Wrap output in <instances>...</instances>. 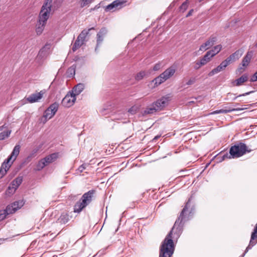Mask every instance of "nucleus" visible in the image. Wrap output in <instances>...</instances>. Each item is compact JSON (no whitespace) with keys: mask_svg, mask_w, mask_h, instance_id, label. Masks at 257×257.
<instances>
[{"mask_svg":"<svg viewBox=\"0 0 257 257\" xmlns=\"http://www.w3.org/2000/svg\"><path fill=\"white\" fill-rule=\"evenodd\" d=\"M190 199L186 203L182 210L178 219L169 233L167 235L160 246L159 257H171L174 250L173 239H177L182 232L184 223L189 219V215L190 213L188 210Z\"/></svg>","mask_w":257,"mask_h":257,"instance_id":"1","label":"nucleus"},{"mask_svg":"<svg viewBox=\"0 0 257 257\" xmlns=\"http://www.w3.org/2000/svg\"><path fill=\"white\" fill-rule=\"evenodd\" d=\"M20 146L17 145L14 147L10 157L3 163L0 169V178H2L6 174L11 164L16 159L20 153Z\"/></svg>","mask_w":257,"mask_h":257,"instance_id":"2","label":"nucleus"},{"mask_svg":"<svg viewBox=\"0 0 257 257\" xmlns=\"http://www.w3.org/2000/svg\"><path fill=\"white\" fill-rule=\"evenodd\" d=\"M94 193V191L91 190L84 193L82 195L81 199L74 205V212L79 213L84 208L88 205L92 201Z\"/></svg>","mask_w":257,"mask_h":257,"instance_id":"3","label":"nucleus"},{"mask_svg":"<svg viewBox=\"0 0 257 257\" xmlns=\"http://www.w3.org/2000/svg\"><path fill=\"white\" fill-rule=\"evenodd\" d=\"M251 151V150L247 149L245 144L240 143L230 148L229 150L230 156L228 158H239L244 155L246 152H250Z\"/></svg>","mask_w":257,"mask_h":257,"instance_id":"4","label":"nucleus"},{"mask_svg":"<svg viewBox=\"0 0 257 257\" xmlns=\"http://www.w3.org/2000/svg\"><path fill=\"white\" fill-rule=\"evenodd\" d=\"M176 71V67L172 66L167 68L164 72L161 73L158 77L155 78L153 82L158 85L163 83L174 75Z\"/></svg>","mask_w":257,"mask_h":257,"instance_id":"5","label":"nucleus"},{"mask_svg":"<svg viewBox=\"0 0 257 257\" xmlns=\"http://www.w3.org/2000/svg\"><path fill=\"white\" fill-rule=\"evenodd\" d=\"M52 2V0H45L39 16V21L40 22L42 23L47 22L51 11Z\"/></svg>","mask_w":257,"mask_h":257,"instance_id":"6","label":"nucleus"},{"mask_svg":"<svg viewBox=\"0 0 257 257\" xmlns=\"http://www.w3.org/2000/svg\"><path fill=\"white\" fill-rule=\"evenodd\" d=\"M59 104L57 102L53 103L44 111L42 120L44 123L51 118L56 113L58 109Z\"/></svg>","mask_w":257,"mask_h":257,"instance_id":"7","label":"nucleus"},{"mask_svg":"<svg viewBox=\"0 0 257 257\" xmlns=\"http://www.w3.org/2000/svg\"><path fill=\"white\" fill-rule=\"evenodd\" d=\"M58 157L57 153H53L41 159L37 164V169L41 170L50 163L54 161Z\"/></svg>","mask_w":257,"mask_h":257,"instance_id":"8","label":"nucleus"},{"mask_svg":"<svg viewBox=\"0 0 257 257\" xmlns=\"http://www.w3.org/2000/svg\"><path fill=\"white\" fill-rule=\"evenodd\" d=\"M76 101V96L70 91L62 99V105L66 107H69L73 105Z\"/></svg>","mask_w":257,"mask_h":257,"instance_id":"9","label":"nucleus"},{"mask_svg":"<svg viewBox=\"0 0 257 257\" xmlns=\"http://www.w3.org/2000/svg\"><path fill=\"white\" fill-rule=\"evenodd\" d=\"M216 41L217 37L214 36H211L204 43L200 46L199 51L202 52L205 51L211 48L215 44Z\"/></svg>","mask_w":257,"mask_h":257,"instance_id":"10","label":"nucleus"},{"mask_svg":"<svg viewBox=\"0 0 257 257\" xmlns=\"http://www.w3.org/2000/svg\"><path fill=\"white\" fill-rule=\"evenodd\" d=\"M169 100L170 97L169 96H163L154 102L153 104L156 107L157 110H160L163 109L167 104Z\"/></svg>","mask_w":257,"mask_h":257,"instance_id":"11","label":"nucleus"},{"mask_svg":"<svg viewBox=\"0 0 257 257\" xmlns=\"http://www.w3.org/2000/svg\"><path fill=\"white\" fill-rule=\"evenodd\" d=\"M24 204L23 200L16 201L11 205H8L6 209L8 213L10 214L14 213L17 210L21 208Z\"/></svg>","mask_w":257,"mask_h":257,"instance_id":"12","label":"nucleus"},{"mask_svg":"<svg viewBox=\"0 0 257 257\" xmlns=\"http://www.w3.org/2000/svg\"><path fill=\"white\" fill-rule=\"evenodd\" d=\"M125 2L122 0H115L111 4L108 5L106 10L107 11H115L120 9Z\"/></svg>","mask_w":257,"mask_h":257,"instance_id":"13","label":"nucleus"},{"mask_svg":"<svg viewBox=\"0 0 257 257\" xmlns=\"http://www.w3.org/2000/svg\"><path fill=\"white\" fill-rule=\"evenodd\" d=\"M44 94V91L42 90L39 92H37L31 94L28 97H27L26 99L30 103H34L39 101V100L42 98Z\"/></svg>","mask_w":257,"mask_h":257,"instance_id":"14","label":"nucleus"},{"mask_svg":"<svg viewBox=\"0 0 257 257\" xmlns=\"http://www.w3.org/2000/svg\"><path fill=\"white\" fill-rule=\"evenodd\" d=\"M23 181L22 177H18L14 180L9 186V190H12L11 193H14Z\"/></svg>","mask_w":257,"mask_h":257,"instance_id":"15","label":"nucleus"},{"mask_svg":"<svg viewBox=\"0 0 257 257\" xmlns=\"http://www.w3.org/2000/svg\"><path fill=\"white\" fill-rule=\"evenodd\" d=\"M11 131L6 128L5 125L0 126V140H3L8 138Z\"/></svg>","mask_w":257,"mask_h":257,"instance_id":"16","label":"nucleus"},{"mask_svg":"<svg viewBox=\"0 0 257 257\" xmlns=\"http://www.w3.org/2000/svg\"><path fill=\"white\" fill-rule=\"evenodd\" d=\"M84 89V85L82 83H79L75 86L71 91H70L75 96L79 95Z\"/></svg>","mask_w":257,"mask_h":257,"instance_id":"17","label":"nucleus"},{"mask_svg":"<svg viewBox=\"0 0 257 257\" xmlns=\"http://www.w3.org/2000/svg\"><path fill=\"white\" fill-rule=\"evenodd\" d=\"M107 33V30L105 28H102L97 35V47L101 43L103 40L104 36Z\"/></svg>","mask_w":257,"mask_h":257,"instance_id":"18","label":"nucleus"},{"mask_svg":"<svg viewBox=\"0 0 257 257\" xmlns=\"http://www.w3.org/2000/svg\"><path fill=\"white\" fill-rule=\"evenodd\" d=\"M252 56V52L251 51L248 52L246 55L244 57L242 61V65L243 67H246L249 64Z\"/></svg>","mask_w":257,"mask_h":257,"instance_id":"19","label":"nucleus"},{"mask_svg":"<svg viewBox=\"0 0 257 257\" xmlns=\"http://www.w3.org/2000/svg\"><path fill=\"white\" fill-rule=\"evenodd\" d=\"M252 92H253V91H249L248 92L243 93L242 94H239L236 96H235L234 94L229 92L227 94L226 99L228 100H230L233 101V100H235L237 97L246 96V95H249V94H250Z\"/></svg>","mask_w":257,"mask_h":257,"instance_id":"20","label":"nucleus"},{"mask_svg":"<svg viewBox=\"0 0 257 257\" xmlns=\"http://www.w3.org/2000/svg\"><path fill=\"white\" fill-rule=\"evenodd\" d=\"M221 49L222 46L221 45H218L214 46L211 50L208 51V52L211 55V57H213L218 54L221 51Z\"/></svg>","mask_w":257,"mask_h":257,"instance_id":"21","label":"nucleus"},{"mask_svg":"<svg viewBox=\"0 0 257 257\" xmlns=\"http://www.w3.org/2000/svg\"><path fill=\"white\" fill-rule=\"evenodd\" d=\"M157 111H158L157 109H156V107L153 103L151 105L147 107L144 110L143 113L144 115L153 114L155 113Z\"/></svg>","mask_w":257,"mask_h":257,"instance_id":"22","label":"nucleus"},{"mask_svg":"<svg viewBox=\"0 0 257 257\" xmlns=\"http://www.w3.org/2000/svg\"><path fill=\"white\" fill-rule=\"evenodd\" d=\"M248 80V77L247 75L244 74L240 77L235 80L234 85L240 86L242 85L244 82H246Z\"/></svg>","mask_w":257,"mask_h":257,"instance_id":"23","label":"nucleus"},{"mask_svg":"<svg viewBox=\"0 0 257 257\" xmlns=\"http://www.w3.org/2000/svg\"><path fill=\"white\" fill-rule=\"evenodd\" d=\"M46 24V23H42V22H40V21H39L38 24H37L36 29V31L38 35H40L42 33Z\"/></svg>","mask_w":257,"mask_h":257,"instance_id":"24","label":"nucleus"},{"mask_svg":"<svg viewBox=\"0 0 257 257\" xmlns=\"http://www.w3.org/2000/svg\"><path fill=\"white\" fill-rule=\"evenodd\" d=\"M83 43L84 42H83V40L79 39L78 37H77V40H76L72 47V51L75 52L78 48L80 47L83 44Z\"/></svg>","mask_w":257,"mask_h":257,"instance_id":"25","label":"nucleus"},{"mask_svg":"<svg viewBox=\"0 0 257 257\" xmlns=\"http://www.w3.org/2000/svg\"><path fill=\"white\" fill-rule=\"evenodd\" d=\"M211 55L207 52L203 57L200 59L201 65H205L211 60Z\"/></svg>","mask_w":257,"mask_h":257,"instance_id":"26","label":"nucleus"},{"mask_svg":"<svg viewBox=\"0 0 257 257\" xmlns=\"http://www.w3.org/2000/svg\"><path fill=\"white\" fill-rule=\"evenodd\" d=\"M234 111V109L232 108L229 107L228 109H221L219 110H216L211 113V114H218V113H227Z\"/></svg>","mask_w":257,"mask_h":257,"instance_id":"27","label":"nucleus"},{"mask_svg":"<svg viewBox=\"0 0 257 257\" xmlns=\"http://www.w3.org/2000/svg\"><path fill=\"white\" fill-rule=\"evenodd\" d=\"M94 29L93 28H91L90 29H89L88 30H83L81 33L79 34V35L78 36V38L83 40V42H84L85 40V38L86 37V36L89 33V32L91 30H93Z\"/></svg>","mask_w":257,"mask_h":257,"instance_id":"28","label":"nucleus"},{"mask_svg":"<svg viewBox=\"0 0 257 257\" xmlns=\"http://www.w3.org/2000/svg\"><path fill=\"white\" fill-rule=\"evenodd\" d=\"M189 5L188 0H186L180 7V11L182 12H184L188 8Z\"/></svg>","mask_w":257,"mask_h":257,"instance_id":"29","label":"nucleus"},{"mask_svg":"<svg viewBox=\"0 0 257 257\" xmlns=\"http://www.w3.org/2000/svg\"><path fill=\"white\" fill-rule=\"evenodd\" d=\"M9 214L10 213H8L7 209L0 210V221L4 220Z\"/></svg>","mask_w":257,"mask_h":257,"instance_id":"30","label":"nucleus"},{"mask_svg":"<svg viewBox=\"0 0 257 257\" xmlns=\"http://www.w3.org/2000/svg\"><path fill=\"white\" fill-rule=\"evenodd\" d=\"M146 74L145 71H141L136 75L135 79L138 81L141 80L145 76Z\"/></svg>","mask_w":257,"mask_h":257,"instance_id":"31","label":"nucleus"},{"mask_svg":"<svg viewBox=\"0 0 257 257\" xmlns=\"http://www.w3.org/2000/svg\"><path fill=\"white\" fill-rule=\"evenodd\" d=\"M243 51L242 50H238L232 54L234 56L235 58L238 60L243 54Z\"/></svg>","mask_w":257,"mask_h":257,"instance_id":"32","label":"nucleus"},{"mask_svg":"<svg viewBox=\"0 0 257 257\" xmlns=\"http://www.w3.org/2000/svg\"><path fill=\"white\" fill-rule=\"evenodd\" d=\"M219 72H220V71L219 68L217 66L216 68H215L213 69V70H212L208 73V76H212L214 74H217V73H219Z\"/></svg>","mask_w":257,"mask_h":257,"instance_id":"33","label":"nucleus"},{"mask_svg":"<svg viewBox=\"0 0 257 257\" xmlns=\"http://www.w3.org/2000/svg\"><path fill=\"white\" fill-rule=\"evenodd\" d=\"M226 60L229 64L236 60L234 57V56L232 54L230 55L228 57H227Z\"/></svg>","mask_w":257,"mask_h":257,"instance_id":"34","label":"nucleus"},{"mask_svg":"<svg viewBox=\"0 0 257 257\" xmlns=\"http://www.w3.org/2000/svg\"><path fill=\"white\" fill-rule=\"evenodd\" d=\"M229 64V63L225 59L220 63L219 66L221 67L223 70H224Z\"/></svg>","mask_w":257,"mask_h":257,"instance_id":"35","label":"nucleus"},{"mask_svg":"<svg viewBox=\"0 0 257 257\" xmlns=\"http://www.w3.org/2000/svg\"><path fill=\"white\" fill-rule=\"evenodd\" d=\"M138 107L137 106H132L128 110V112L132 114H135L137 111Z\"/></svg>","mask_w":257,"mask_h":257,"instance_id":"36","label":"nucleus"},{"mask_svg":"<svg viewBox=\"0 0 257 257\" xmlns=\"http://www.w3.org/2000/svg\"><path fill=\"white\" fill-rule=\"evenodd\" d=\"M161 67H162V64H161V63L159 62L154 65V66L153 67V70L154 71H158V70H160L161 68Z\"/></svg>","mask_w":257,"mask_h":257,"instance_id":"37","label":"nucleus"},{"mask_svg":"<svg viewBox=\"0 0 257 257\" xmlns=\"http://www.w3.org/2000/svg\"><path fill=\"white\" fill-rule=\"evenodd\" d=\"M196 79L195 77H192L188 81L186 84L188 85H192L196 82Z\"/></svg>","mask_w":257,"mask_h":257,"instance_id":"38","label":"nucleus"},{"mask_svg":"<svg viewBox=\"0 0 257 257\" xmlns=\"http://www.w3.org/2000/svg\"><path fill=\"white\" fill-rule=\"evenodd\" d=\"M60 222L62 223H66L68 221V219H66L65 216H61L60 218L59 219Z\"/></svg>","mask_w":257,"mask_h":257,"instance_id":"39","label":"nucleus"},{"mask_svg":"<svg viewBox=\"0 0 257 257\" xmlns=\"http://www.w3.org/2000/svg\"><path fill=\"white\" fill-rule=\"evenodd\" d=\"M250 81L251 82H255L257 81V71L251 76Z\"/></svg>","mask_w":257,"mask_h":257,"instance_id":"40","label":"nucleus"},{"mask_svg":"<svg viewBox=\"0 0 257 257\" xmlns=\"http://www.w3.org/2000/svg\"><path fill=\"white\" fill-rule=\"evenodd\" d=\"M201 61L200 60L199 61H196L195 63V65L194 66V68L195 69H198L200 68L202 66H203V65H201Z\"/></svg>","mask_w":257,"mask_h":257,"instance_id":"41","label":"nucleus"},{"mask_svg":"<svg viewBox=\"0 0 257 257\" xmlns=\"http://www.w3.org/2000/svg\"><path fill=\"white\" fill-rule=\"evenodd\" d=\"M75 69L73 67H70L68 69V73H70V74L72 76L75 74Z\"/></svg>","mask_w":257,"mask_h":257,"instance_id":"42","label":"nucleus"},{"mask_svg":"<svg viewBox=\"0 0 257 257\" xmlns=\"http://www.w3.org/2000/svg\"><path fill=\"white\" fill-rule=\"evenodd\" d=\"M92 0H83L81 5L82 7L85 6V5H88V4L90 3L91 2Z\"/></svg>","mask_w":257,"mask_h":257,"instance_id":"43","label":"nucleus"},{"mask_svg":"<svg viewBox=\"0 0 257 257\" xmlns=\"http://www.w3.org/2000/svg\"><path fill=\"white\" fill-rule=\"evenodd\" d=\"M244 106V107H238L236 108H232V109H234V111L243 110H245L247 108V107H245L246 105H245Z\"/></svg>","mask_w":257,"mask_h":257,"instance_id":"44","label":"nucleus"},{"mask_svg":"<svg viewBox=\"0 0 257 257\" xmlns=\"http://www.w3.org/2000/svg\"><path fill=\"white\" fill-rule=\"evenodd\" d=\"M193 12H194L193 9H191V10H190L189 12L188 13L187 15H186V17H189L191 16L192 15Z\"/></svg>","mask_w":257,"mask_h":257,"instance_id":"45","label":"nucleus"},{"mask_svg":"<svg viewBox=\"0 0 257 257\" xmlns=\"http://www.w3.org/2000/svg\"><path fill=\"white\" fill-rule=\"evenodd\" d=\"M85 169V167L84 166V165H82L81 166H80L79 168V170H80V172H82V171Z\"/></svg>","mask_w":257,"mask_h":257,"instance_id":"46","label":"nucleus"},{"mask_svg":"<svg viewBox=\"0 0 257 257\" xmlns=\"http://www.w3.org/2000/svg\"><path fill=\"white\" fill-rule=\"evenodd\" d=\"M12 192V190H9V187L8 188V189H7V191H6V193L7 194H13L14 193H11Z\"/></svg>","mask_w":257,"mask_h":257,"instance_id":"47","label":"nucleus"},{"mask_svg":"<svg viewBox=\"0 0 257 257\" xmlns=\"http://www.w3.org/2000/svg\"><path fill=\"white\" fill-rule=\"evenodd\" d=\"M47 47V45H46L44 47H43L40 51V53H42L44 51V49H46V48Z\"/></svg>","mask_w":257,"mask_h":257,"instance_id":"48","label":"nucleus"},{"mask_svg":"<svg viewBox=\"0 0 257 257\" xmlns=\"http://www.w3.org/2000/svg\"><path fill=\"white\" fill-rule=\"evenodd\" d=\"M160 137V136H156L154 139H153V141H156L157 140L158 138H159Z\"/></svg>","mask_w":257,"mask_h":257,"instance_id":"49","label":"nucleus"},{"mask_svg":"<svg viewBox=\"0 0 257 257\" xmlns=\"http://www.w3.org/2000/svg\"><path fill=\"white\" fill-rule=\"evenodd\" d=\"M218 67L219 68V70L220 71H221L222 70H223V69H222V68L221 67L219 66V65L218 66Z\"/></svg>","mask_w":257,"mask_h":257,"instance_id":"50","label":"nucleus"},{"mask_svg":"<svg viewBox=\"0 0 257 257\" xmlns=\"http://www.w3.org/2000/svg\"><path fill=\"white\" fill-rule=\"evenodd\" d=\"M254 46H255V47H257V42H256V43L255 44Z\"/></svg>","mask_w":257,"mask_h":257,"instance_id":"51","label":"nucleus"},{"mask_svg":"<svg viewBox=\"0 0 257 257\" xmlns=\"http://www.w3.org/2000/svg\"><path fill=\"white\" fill-rule=\"evenodd\" d=\"M37 150L35 151L34 153H36Z\"/></svg>","mask_w":257,"mask_h":257,"instance_id":"52","label":"nucleus"},{"mask_svg":"<svg viewBox=\"0 0 257 257\" xmlns=\"http://www.w3.org/2000/svg\"><path fill=\"white\" fill-rule=\"evenodd\" d=\"M226 156L224 155L223 156V158L224 159V158Z\"/></svg>","mask_w":257,"mask_h":257,"instance_id":"53","label":"nucleus"}]
</instances>
